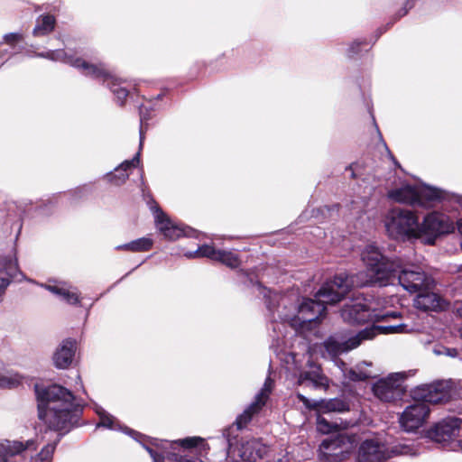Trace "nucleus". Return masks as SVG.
<instances>
[{"instance_id":"nucleus-1","label":"nucleus","mask_w":462,"mask_h":462,"mask_svg":"<svg viewBox=\"0 0 462 462\" xmlns=\"http://www.w3.org/2000/svg\"><path fill=\"white\" fill-rule=\"evenodd\" d=\"M249 282L252 285H257L261 293L264 295L274 332L281 331L279 321L282 326L284 323H288L291 327L316 321L325 313L327 304H335L340 301L354 287L353 277H349L346 273H340L320 287L316 292L314 300L303 299L300 303L294 305L291 296L273 293L258 282H254L251 278H249Z\"/></svg>"},{"instance_id":"nucleus-2","label":"nucleus","mask_w":462,"mask_h":462,"mask_svg":"<svg viewBox=\"0 0 462 462\" xmlns=\"http://www.w3.org/2000/svg\"><path fill=\"white\" fill-rule=\"evenodd\" d=\"M94 411L99 417L97 428H106L111 430H122L130 435L134 439L140 442L148 451L153 462H203L197 457V454L206 451L207 445L204 440L199 437H189L183 439L169 441L164 439H155L152 444L156 448L149 446L145 441V437L141 433L123 427L119 421L101 406L95 403Z\"/></svg>"},{"instance_id":"nucleus-3","label":"nucleus","mask_w":462,"mask_h":462,"mask_svg":"<svg viewBox=\"0 0 462 462\" xmlns=\"http://www.w3.org/2000/svg\"><path fill=\"white\" fill-rule=\"evenodd\" d=\"M38 416L51 430L69 432L78 422L83 406L71 391L60 384H35Z\"/></svg>"},{"instance_id":"nucleus-4","label":"nucleus","mask_w":462,"mask_h":462,"mask_svg":"<svg viewBox=\"0 0 462 462\" xmlns=\"http://www.w3.org/2000/svg\"><path fill=\"white\" fill-rule=\"evenodd\" d=\"M411 396L416 402L406 407L399 418L401 427L407 432L415 431L425 423L430 411L427 403L448 402L451 388L448 382L439 381L415 387Z\"/></svg>"},{"instance_id":"nucleus-5","label":"nucleus","mask_w":462,"mask_h":462,"mask_svg":"<svg viewBox=\"0 0 462 462\" xmlns=\"http://www.w3.org/2000/svg\"><path fill=\"white\" fill-rule=\"evenodd\" d=\"M36 57L52 61H60L77 69L83 76L95 79L106 87L114 94L116 103L123 106L129 96V90L120 79L116 78L105 63H91L86 60L76 57L72 52L65 50H53L38 52Z\"/></svg>"},{"instance_id":"nucleus-6","label":"nucleus","mask_w":462,"mask_h":462,"mask_svg":"<svg viewBox=\"0 0 462 462\" xmlns=\"http://www.w3.org/2000/svg\"><path fill=\"white\" fill-rule=\"evenodd\" d=\"M361 260L366 267L369 279L356 286L367 284L380 287L393 284L396 279L397 269L402 267V258L389 257L381 251L375 243L367 244L361 251ZM350 277V275H348ZM356 286L355 276L351 275Z\"/></svg>"},{"instance_id":"nucleus-7","label":"nucleus","mask_w":462,"mask_h":462,"mask_svg":"<svg viewBox=\"0 0 462 462\" xmlns=\"http://www.w3.org/2000/svg\"><path fill=\"white\" fill-rule=\"evenodd\" d=\"M383 225L389 237L394 240L404 242L421 238L419 217L410 209H390L384 216Z\"/></svg>"},{"instance_id":"nucleus-8","label":"nucleus","mask_w":462,"mask_h":462,"mask_svg":"<svg viewBox=\"0 0 462 462\" xmlns=\"http://www.w3.org/2000/svg\"><path fill=\"white\" fill-rule=\"evenodd\" d=\"M438 188L426 184H402L388 191L387 197L394 202L418 207H431L438 200Z\"/></svg>"},{"instance_id":"nucleus-9","label":"nucleus","mask_w":462,"mask_h":462,"mask_svg":"<svg viewBox=\"0 0 462 462\" xmlns=\"http://www.w3.org/2000/svg\"><path fill=\"white\" fill-rule=\"evenodd\" d=\"M411 448L407 445H388L378 437L365 439L357 450V462H384L400 455H406Z\"/></svg>"},{"instance_id":"nucleus-10","label":"nucleus","mask_w":462,"mask_h":462,"mask_svg":"<svg viewBox=\"0 0 462 462\" xmlns=\"http://www.w3.org/2000/svg\"><path fill=\"white\" fill-rule=\"evenodd\" d=\"M356 434L338 433L324 439L319 446V462H342L358 443Z\"/></svg>"},{"instance_id":"nucleus-11","label":"nucleus","mask_w":462,"mask_h":462,"mask_svg":"<svg viewBox=\"0 0 462 462\" xmlns=\"http://www.w3.org/2000/svg\"><path fill=\"white\" fill-rule=\"evenodd\" d=\"M151 211L153 213L154 221L158 230L168 240H177L182 236H194L196 230L189 226H184L173 222L158 206L152 197L146 200Z\"/></svg>"},{"instance_id":"nucleus-12","label":"nucleus","mask_w":462,"mask_h":462,"mask_svg":"<svg viewBox=\"0 0 462 462\" xmlns=\"http://www.w3.org/2000/svg\"><path fill=\"white\" fill-rule=\"evenodd\" d=\"M404 263L402 259V267L397 269L396 279L399 284L407 291L416 293L422 291H428L433 280L420 267L411 269L404 268Z\"/></svg>"},{"instance_id":"nucleus-13","label":"nucleus","mask_w":462,"mask_h":462,"mask_svg":"<svg viewBox=\"0 0 462 462\" xmlns=\"http://www.w3.org/2000/svg\"><path fill=\"white\" fill-rule=\"evenodd\" d=\"M372 390L374 396L384 402L402 399L404 394L403 377L401 374H391L376 381Z\"/></svg>"},{"instance_id":"nucleus-14","label":"nucleus","mask_w":462,"mask_h":462,"mask_svg":"<svg viewBox=\"0 0 462 462\" xmlns=\"http://www.w3.org/2000/svg\"><path fill=\"white\" fill-rule=\"evenodd\" d=\"M421 237L426 235V243L433 245L437 236L449 233L453 229L452 222L445 214L431 212L426 215L422 223H420Z\"/></svg>"},{"instance_id":"nucleus-15","label":"nucleus","mask_w":462,"mask_h":462,"mask_svg":"<svg viewBox=\"0 0 462 462\" xmlns=\"http://www.w3.org/2000/svg\"><path fill=\"white\" fill-rule=\"evenodd\" d=\"M341 317L345 322L351 325L378 320L377 314L370 309L364 299H357L356 301L346 304L341 310Z\"/></svg>"},{"instance_id":"nucleus-16","label":"nucleus","mask_w":462,"mask_h":462,"mask_svg":"<svg viewBox=\"0 0 462 462\" xmlns=\"http://www.w3.org/2000/svg\"><path fill=\"white\" fill-rule=\"evenodd\" d=\"M273 384L274 382L271 377L265 379L263 386L256 394L254 401L237 416L235 424L238 430L244 429L252 420L253 416L261 411L273 390Z\"/></svg>"},{"instance_id":"nucleus-17","label":"nucleus","mask_w":462,"mask_h":462,"mask_svg":"<svg viewBox=\"0 0 462 462\" xmlns=\"http://www.w3.org/2000/svg\"><path fill=\"white\" fill-rule=\"evenodd\" d=\"M368 331L360 330L356 335L347 338L337 336H331L324 342V347L331 357H337L343 353H346L359 346Z\"/></svg>"},{"instance_id":"nucleus-18","label":"nucleus","mask_w":462,"mask_h":462,"mask_svg":"<svg viewBox=\"0 0 462 462\" xmlns=\"http://www.w3.org/2000/svg\"><path fill=\"white\" fill-rule=\"evenodd\" d=\"M298 399L309 410L317 413L345 412L349 411V404L341 398L310 400L301 393H297Z\"/></svg>"},{"instance_id":"nucleus-19","label":"nucleus","mask_w":462,"mask_h":462,"mask_svg":"<svg viewBox=\"0 0 462 462\" xmlns=\"http://www.w3.org/2000/svg\"><path fill=\"white\" fill-rule=\"evenodd\" d=\"M460 424L461 420L456 417L443 419L429 431V435L439 443L451 440L452 448H455L457 440H453V438L457 435Z\"/></svg>"},{"instance_id":"nucleus-20","label":"nucleus","mask_w":462,"mask_h":462,"mask_svg":"<svg viewBox=\"0 0 462 462\" xmlns=\"http://www.w3.org/2000/svg\"><path fill=\"white\" fill-rule=\"evenodd\" d=\"M38 446L37 439H28L25 442L19 440L3 439L0 441V462H13L11 458L30 449L35 450Z\"/></svg>"},{"instance_id":"nucleus-21","label":"nucleus","mask_w":462,"mask_h":462,"mask_svg":"<svg viewBox=\"0 0 462 462\" xmlns=\"http://www.w3.org/2000/svg\"><path fill=\"white\" fill-rule=\"evenodd\" d=\"M309 370L301 372L298 377V384L311 385L314 389L327 390L329 386L328 378L323 374L319 365L309 362Z\"/></svg>"},{"instance_id":"nucleus-22","label":"nucleus","mask_w":462,"mask_h":462,"mask_svg":"<svg viewBox=\"0 0 462 462\" xmlns=\"http://www.w3.org/2000/svg\"><path fill=\"white\" fill-rule=\"evenodd\" d=\"M19 273L17 259L12 254L0 256V298Z\"/></svg>"},{"instance_id":"nucleus-23","label":"nucleus","mask_w":462,"mask_h":462,"mask_svg":"<svg viewBox=\"0 0 462 462\" xmlns=\"http://www.w3.org/2000/svg\"><path fill=\"white\" fill-rule=\"evenodd\" d=\"M76 353V341L71 338L64 339L56 348L52 356L55 367L66 369L73 362Z\"/></svg>"},{"instance_id":"nucleus-24","label":"nucleus","mask_w":462,"mask_h":462,"mask_svg":"<svg viewBox=\"0 0 462 462\" xmlns=\"http://www.w3.org/2000/svg\"><path fill=\"white\" fill-rule=\"evenodd\" d=\"M268 451L265 446L258 439H251L241 443L239 448V457L242 462H257L263 458Z\"/></svg>"},{"instance_id":"nucleus-25","label":"nucleus","mask_w":462,"mask_h":462,"mask_svg":"<svg viewBox=\"0 0 462 462\" xmlns=\"http://www.w3.org/2000/svg\"><path fill=\"white\" fill-rule=\"evenodd\" d=\"M140 162V151L134 156L132 160H126L117 166L114 172L106 174V178L109 182L114 185H122L128 179L127 171L130 168H135L138 166Z\"/></svg>"},{"instance_id":"nucleus-26","label":"nucleus","mask_w":462,"mask_h":462,"mask_svg":"<svg viewBox=\"0 0 462 462\" xmlns=\"http://www.w3.org/2000/svg\"><path fill=\"white\" fill-rule=\"evenodd\" d=\"M44 287L68 304L78 305L80 302L79 293L76 288L68 287L65 283L45 285Z\"/></svg>"},{"instance_id":"nucleus-27","label":"nucleus","mask_w":462,"mask_h":462,"mask_svg":"<svg viewBox=\"0 0 462 462\" xmlns=\"http://www.w3.org/2000/svg\"><path fill=\"white\" fill-rule=\"evenodd\" d=\"M362 331H368L365 340H371L379 334H402L411 331V328H409V326L404 323H400L389 326L372 325L362 329Z\"/></svg>"},{"instance_id":"nucleus-28","label":"nucleus","mask_w":462,"mask_h":462,"mask_svg":"<svg viewBox=\"0 0 462 462\" xmlns=\"http://www.w3.org/2000/svg\"><path fill=\"white\" fill-rule=\"evenodd\" d=\"M56 19L52 14H42L37 17L35 26L32 29L34 37H43L49 35L55 29Z\"/></svg>"},{"instance_id":"nucleus-29","label":"nucleus","mask_w":462,"mask_h":462,"mask_svg":"<svg viewBox=\"0 0 462 462\" xmlns=\"http://www.w3.org/2000/svg\"><path fill=\"white\" fill-rule=\"evenodd\" d=\"M414 304L418 309L425 311L436 310L440 308V298L436 293L422 291H419Z\"/></svg>"},{"instance_id":"nucleus-30","label":"nucleus","mask_w":462,"mask_h":462,"mask_svg":"<svg viewBox=\"0 0 462 462\" xmlns=\"http://www.w3.org/2000/svg\"><path fill=\"white\" fill-rule=\"evenodd\" d=\"M323 413H317V430L318 431L323 433V434H328L336 430L337 428L346 430L350 427H353L356 423L352 421H341L340 425L337 423H331L328 420H327L324 417H322Z\"/></svg>"},{"instance_id":"nucleus-31","label":"nucleus","mask_w":462,"mask_h":462,"mask_svg":"<svg viewBox=\"0 0 462 462\" xmlns=\"http://www.w3.org/2000/svg\"><path fill=\"white\" fill-rule=\"evenodd\" d=\"M153 245L151 238L142 237L136 240H133L129 243L119 245L116 246V250H125L130 252H146L149 251Z\"/></svg>"},{"instance_id":"nucleus-32","label":"nucleus","mask_w":462,"mask_h":462,"mask_svg":"<svg viewBox=\"0 0 462 462\" xmlns=\"http://www.w3.org/2000/svg\"><path fill=\"white\" fill-rule=\"evenodd\" d=\"M219 250H217L213 245H203L199 246L195 251H187L184 253V256L188 259H195L200 257H207L216 261Z\"/></svg>"},{"instance_id":"nucleus-33","label":"nucleus","mask_w":462,"mask_h":462,"mask_svg":"<svg viewBox=\"0 0 462 462\" xmlns=\"http://www.w3.org/2000/svg\"><path fill=\"white\" fill-rule=\"evenodd\" d=\"M216 261L220 262L232 269L238 267L241 263L236 253L226 250H219Z\"/></svg>"},{"instance_id":"nucleus-34","label":"nucleus","mask_w":462,"mask_h":462,"mask_svg":"<svg viewBox=\"0 0 462 462\" xmlns=\"http://www.w3.org/2000/svg\"><path fill=\"white\" fill-rule=\"evenodd\" d=\"M23 377L17 373L14 372H2L0 371V387L12 388L19 385Z\"/></svg>"},{"instance_id":"nucleus-35","label":"nucleus","mask_w":462,"mask_h":462,"mask_svg":"<svg viewBox=\"0 0 462 462\" xmlns=\"http://www.w3.org/2000/svg\"><path fill=\"white\" fill-rule=\"evenodd\" d=\"M60 440V436L53 442L45 445L41 452L37 455L35 462H51L52 456L56 449L58 442Z\"/></svg>"},{"instance_id":"nucleus-36","label":"nucleus","mask_w":462,"mask_h":462,"mask_svg":"<svg viewBox=\"0 0 462 462\" xmlns=\"http://www.w3.org/2000/svg\"><path fill=\"white\" fill-rule=\"evenodd\" d=\"M438 192L439 193L437 195L439 198H438L437 203L448 201V202L457 205V209L460 208L462 210V196L456 194V193H451L449 191H447L445 189H441L439 188H438Z\"/></svg>"},{"instance_id":"nucleus-37","label":"nucleus","mask_w":462,"mask_h":462,"mask_svg":"<svg viewBox=\"0 0 462 462\" xmlns=\"http://www.w3.org/2000/svg\"><path fill=\"white\" fill-rule=\"evenodd\" d=\"M433 353L436 356H447L449 357H457L458 356V351L454 347H447L442 345H436L433 347Z\"/></svg>"},{"instance_id":"nucleus-38","label":"nucleus","mask_w":462,"mask_h":462,"mask_svg":"<svg viewBox=\"0 0 462 462\" xmlns=\"http://www.w3.org/2000/svg\"><path fill=\"white\" fill-rule=\"evenodd\" d=\"M148 119L149 116L147 109L145 106H142L140 107V150L142 149L144 138V121H147Z\"/></svg>"},{"instance_id":"nucleus-39","label":"nucleus","mask_w":462,"mask_h":462,"mask_svg":"<svg viewBox=\"0 0 462 462\" xmlns=\"http://www.w3.org/2000/svg\"><path fill=\"white\" fill-rule=\"evenodd\" d=\"M365 43V41L356 40L352 42L346 51V54L348 57H353L354 55L359 53L361 45Z\"/></svg>"},{"instance_id":"nucleus-40","label":"nucleus","mask_w":462,"mask_h":462,"mask_svg":"<svg viewBox=\"0 0 462 462\" xmlns=\"http://www.w3.org/2000/svg\"><path fill=\"white\" fill-rule=\"evenodd\" d=\"M23 40V35L20 32H10L4 35V41L9 45H14Z\"/></svg>"},{"instance_id":"nucleus-41","label":"nucleus","mask_w":462,"mask_h":462,"mask_svg":"<svg viewBox=\"0 0 462 462\" xmlns=\"http://www.w3.org/2000/svg\"><path fill=\"white\" fill-rule=\"evenodd\" d=\"M371 377V374L365 372H356L355 370L349 371V378L353 381H365Z\"/></svg>"},{"instance_id":"nucleus-42","label":"nucleus","mask_w":462,"mask_h":462,"mask_svg":"<svg viewBox=\"0 0 462 462\" xmlns=\"http://www.w3.org/2000/svg\"><path fill=\"white\" fill-rule=\"evenodd\" d=\"M422 4H423L422 0H407L404 3L402 7L404 8L405 11L409 12L411 9L414 8L418 5H422Z\"/></svg>"},{"instance_id":"nucleus-43","label":"nucleus","mask_w":462,"mask_h":462,"mask_svg":"<svg viewBox=\"0 0 462 462\" xmlns=\"http://www.w3.org/2000/svg\"><path fill=\"white\" fill-rule=\"evenodd\" d=\"M408 14L407 11L404 10L403 7H402L400 10H398V12L394 14V17H393V22L401 19L402 17L405 16L406 14Z\"/></svg>"},{"instance_id":"nucleus-44","label":"nucleus","mask_w":462,"mask_h":462,"mask_svg":"<svg viewBox=\"0 0 462 462\" xmlns=\"http://www.w3.org/2000/svg\"><path fill=\"white\" fill-rule=\"evenodd\" d=\"M408 14L407 11L404 10L403 7H402L400 10H398V12L394 14V17H393V22L401 19L402 17L405 16L406 14Z\"/></svg>"},{"instance_id":"nucleus-45","label":"nucleus","mask_w":462,"mask_h":462,"mask_svg":"<svg viewBox=\"0 0 462 462\" xmlns=\"http://www.w3.org/2000/svg\"><path fill=\"white\" fill-rule=\"evenodd\" d=\"M335 362H336L337 365L340 369H342V370H344V369H345V367H346V365L342 360H340V359H336V360H335Z\"/></svg>"},{"instance_id":"nucleus-46","label":"nucleus","mask_w":462,"mask_h":462,"mask_svg":"<svg viewBox=\"0 0 462 462\" xmlns=\"http://www.w3.org/2000/svg\"><path fill=\"white\" fill-rule=\"evenodd\" d=\"M456 447H457L462 452V439L457 440L455 443Z\"/></svg>"},{"instance_id":"nucleus-47","label":"nucleus","mask_w":462,"mask_h":462,"mask_svg":"<svg viewBox=\"0 0 462 462\" xmlns=\"http://www.w3.org/2000/svg\"><path fill=\"white\" fill-rule=\"evenodd\" d=\"M383 144H384V146H385V149L388 151V153H389V156L391 157V159L394 162V163H396V164H397V162H395V159H394V157L393 156V154L391 153V152L389 151L388 146H387L385 143H383Z\"/></svg>"},{"instance_id":"nucleus-48","label":"nucleus","mask_w":462,"mask_h":462,"mask_svg":"<svg viewBox=\"0 0 462 462\" xmlns=\"http://www.w3.org/2000/svg\"><path fill=\"white\" fill-rule=\"evenodd\" d=\"M76 377H77V380L79 381L80 387L84 390L80 375L79 374H77Z\"/></svg>"},{"instance_id":"nucleus-49","label":"nucleus","mask_w":462,"mask_h":462,"mask_svg":"<svg viewBox=\"0 0 462 462\" xmlns=\"http://www.w3.org/2000/svg\"><path fill=\"white\" fill-rule=\"evenodd\" d=\"M324 210L329 211V210H330V208H328V207H327V206H326V207H324V208H319V209H318V211H324Z\"/></svg>"},{"instance_id":"nucleus-50","label":"nucleus","mask_w":462,"mask_h":462,"mask_svg":"<svg viewBox=\"0 0 462 462\" xmlns=\"http://www.w3.org/2000/svg\"><path fill=\"white\" fill-rule=\"evenodd\" d=\"M457 313L460 316V318L462 319V305L457 309Z\"/></svg>"},{"instance_id":"nucleus-51","label":"nucleus","mask_w":462,"mask_h":462,"mask_svg":"<svg viewBox=\"0 0 462 462\" xmlns=\"http://www.w3.org/2000/svg\"><path fill=\"white\" fill-rule=\"evenodd\" d=\"M242 273H243L245 276H247V275H248L246 272H243Z\"/></svg>"},{"instance_id":"nucleus-52","label":"nucleus","mask_w":462,"mask_h":462,"mask_svg":"<svg viewBox=\"0 0 462 462\" xmlns=\"http://www.w3.org/2000/svg\"><path fill=\"white\" fill-rule=\"evenodd\" d=\"M392 316H396V313L395 312H392L391 314Z\"/></svg>"},{"instance_id":"nucleus-53","label":"nucleus","mask_w":462,"mask_h":462,"mask_svg":"<svg viewBox=\"0 0 462 462\" xmlns=\"http://www.w3.org/2000/svg\"><path fill=\"white\" fill-rule=\"evenodd\" d=\"M3 298H0V302L2 301Z\"/></svg>"}]
</instances>
